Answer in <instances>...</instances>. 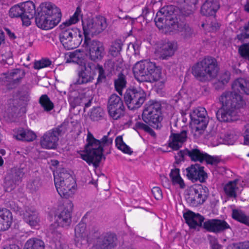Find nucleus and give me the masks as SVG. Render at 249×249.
<instances>
[{
	"instance_id": "f257e3e1",
	"label": "nucleus",
	"mask_w": 249,
	"mask_h": 249,
	"mask_svg": "<svg viewBox=\"0 0 249 249\" xmlns=\"http://www.w3.org/2000/svg\"><path fill=\"white\" fill-rule=\"evenodd\" d=\"M233 91H225L219 98L221 107L216 112V117L220 122H232L239 119L238 110L246 105V101L237 93L249 95V82L244 78H238L232 85Z\"/></svg>"
},
{
	"instance_id": "f03ea898",
	"label": "nucleus",
	"mask_w": 249,
	"mask_h": 249,
	"mask_svg": "<svg viewBox=\"0 0 249 249\" xmlns=\"http://www.w3.org/2000/svg\"><path fill=\"white\" fill-rule=\"evenodd\" d=\"M87 141L88 143L85 150L80 154L81 158L89 165L92 164L97 167L103 156V147L111 145L112 139L107 136H104L101 140H98L94 138L91 133L88 132Z\"/></svg>"
},
{
	"instance_id": "7ed1b4c3",
	"label": "nucleus",
	"mask_w": 249,
	"mask_h": 249,
	"mask_svg": "<svg viewBox=\"0 0 249 249\" xmlns=\"http://www.w3.org/2000/svg\"><path fill=\"white\" fill-rule=\"evenodd\" d=\"M36 16L37 26L48 30L54 28L60 21L61 13L59 8L50 2L42 3L37 9Z\"/></svg>"
},
{
	"instance_id": "20e7f679",
	"label": "nucleus",
	"mask_w": 249,
	"mask_h": 249,
	"mask_svg": "<svg viewBox=\"0 0 249 249\" xmlns=\"http://www.w3.org/2000/svg\"><path fill=\"white\" fill-rule=\"evenodd\" d=\"M133 71L135 79L140 82H164L160 68L148 60L137 62L133 68Z\"/></svg>"
},
{
	"instance_id": "39448f33",
	"label": "nucleus",
	"mask_w": 249,
	"mask_h": 249,
	"mask_svg": "<svg viewBox=\"0 0 249 249\" xmlns=\"http://www.w3.org/2000/svg\"><path fill=\"white\" fill-rule=\"evenodd\" d=\"M219 68L216 60L211 56H207L194 64L191 68V73L198 81L205 82L214 78Z\"/></svg>"
},
{
	"instance_id": "423d86ee",
	"label": "nucleus",
	"mask_w": 249,
	"mask_h": 249,
	"mask_svg": "<svg viewBox=\"0 0 249 249\" xmlns=\"http://www.w3.org/2000/svg\"><path fill=\"white\" fill-rule=\"evenodd\" d=\"M61 30L59 38L63 47L68 50L78 47L81 43L83 37L81 31L76 28H71L61 24L59 26Z\"/></svg>"
},
{
	"instance_id": "0eeeda50",
	"label": "nucleus",
	"mask_w": 249,
	"mask_h": 249,
	"mask_svg": "<svg viewBox=\"0 0 249 249\" xmlns=\"http://www.w3.org/2000/svg\"><path fill=\"white\" fill-rule=\"evenodd\" d=\"M161 107L160 102L155 100L148 101L145 105L142 114L143 121L153 128H160L163 119Z\"/></svg>"
},
{
	"instance_id": "6e6552de",
	"label": "nucleus",
	"mask_w": 249,
	"mask_h": 249,
	"mask_svg": "<svg viewBox=\"0 0 249 249\" xmlns=\"http://www.w3.org/2000/svg\"><path fill=\"white\" fill-rule=\"evenodd\" d=\"M67 129L68 124L64 122L57 127L46 131L40 138L41 146L47 149H55L58 145L59 136L63 135Z\"/></svg>"
},
{
	"instance_id": "1a4fd4ad",
	"label": "nucleus",
	"mask_w": 249,
	"mask_h": 249,
	"mask_svg": "<svg viewBox=\"0 0 249 249\" xmlns=\"http://www.w3.org/2000/svg\"><path fill=\"white\" fill-rule=\"evenodd\" d=\"M71 60L82 67L77 73L78 78L76 83L81 85L92 82L94 79L95 72L89 64L86 65L82 54L80 52H75L70 55Z\"/></svg>"
},
{
	"instance_id": "9d476101",
	"label": "nucleus",
	"mask_w": 249,
	"mask_h": 249,
	"mask_svg": "<svg viewBox=\"0 0 249 249\" xmlns=\"http://www.w3.org/2000/svg\"><path fill=\"white\" fill-rule=\"evenodd\" d=\"M207 111L204 107H198L193 110L190 114L191 120L195 125L193 128L194 135L199 138L203 134L208 123Z\"/></svg>"
},
{
	"instance_id": "9b49d317",
	"label": "nucleus",
	"mask_w": 249,
	"mask_h": 249,
	"mask_svg": "<svg viewBox=\"0 0 249 249\" xmlns=\"http://www.w3.org/2000/svg\"><path fill=\"white\" fill-rule=\"evenodd\" d=\"M209 195L208 188L202 185H195L190 188L185 198L191 206L197 207L202 204Z\"/></svg>"
},
{
	"instance_id": "f8f14e48",
	"label": "nucleus",
	"mask_w": 249,
	"mask_h": 249,
	"mask_svg": "<svg viewBox=\"0 0 249 249\" xmlns=\"http://www.w3.org/2000/svg\"><path fill=\"white\" fill-rule=\"evenodd\" d=\"M85 39H90L89 35H96L101 33L107 27L106 18L99 16L87 22L82 21Z\"/></svg>"
},
{
	"instance_id": "ddd939ff",
	"label": "nucleus",
	"mask_w": 249,
	"mask_h": 249,
	"mask_svg": "<svg viewBox=\"0 0 249 249\" xmlns=\"http://www.w3.org/2000/svg\"><path fill=\"white\" fill-rule=\"evenodd\" d=\"M146 94L142 89H127L124 95V100L128 108L131 110L141 107L145 100Z\"/></svg>"
},
{
	"instance_id": "4468645a",
	"label": "nucleus",
	"mask_w": 249,
	"mask_h": 249,
	"mask_svg": "<svg viewBox=\"0 0 249 249\" xmlns=\"http://www.w3.org/2000/svg\"><path fill=\"white\" fill-rule=\"evenodd\" d=\"M107 110L109 116L114 120H118L124 115L125 107L121 98L117 94H113L109 97Z\"/></svg>"
},
{
	"instance_id": "2eb2a0df",
	"label": "nucleus",
	"mask_w": 249,
	"mask_h": 249,
	"mask_svg": "<svg viewBox=\"0 0 249 249\" xmlns=\"http://www.w3.org/2000/svg\"><path fill=\"white\" fill-rule=\"evenodd\" d=\"M83 45L87 48L89 58L93 61L101 60L105 54L104 45L99 41L86 39H84Z\"/></svg>"
},
{
	"instance_id": "dca6fc26",
	"label": "nucleus",
	"mask_w": 249,
	"mask_h": 249,
	"mask_svg": "<svg viewBox=\"0 0 249 249\" xmlns=\"http://www.w3.org/2000/svg\"><path fill=\"white\" fill-rule=\"evenodd\" d=\"M73 205L69 201L64 208L55 215V221L57 225L64 228L68 229L71 223L72 210Z\"/></svg>"
},
{
	"instance_id": "f3484780",
	"label": "nucleus",
	"mask_w": 249,
	"mask_h": 249,
	"mask_svg": "<svg viewBox=\"0 0 249 249\" xmlns=\"http://www.w3.org/2000/svg\"><path fill=\"white\" fill-rule=\"evenodd\" d=\"M186 175L192 182L199 181L204 182L208 178L207 174L204 170V167L196 163L192 164L186 169Z\"/></svg>"
},
{
	"instance_id": "a211bd4d",
	"label": "nucleus",
	"mask_w": 249,
	"mask_h": 249,
	"mask_svg": "<svg viewBox=\"0 0 249 249\" xmlns=\"http://www.w3.org/2000/svg\"><path fill=\"white\" fill-rule=\"evenodd\" d=\"M203 228L208 231L216 233L231 229L230 226L226 221L218 219H211L205 221L203 223Z\"/></svg>"
},
{
	"instance_id": "6ab92c4d",
	"label": "nucleus",
	"mask_w": 249,
	"mask_h": 249,
	"mask_svg": "<svg viewBox=\"0 0 249 249\" xmlns=\"http://www.w3.org/2000/svg\"><path fill=\"white\" fill-rule=\"evenodd\" d=\"M117 237L115 234L107 232L103 233L98 238L97 249H113L116 246Z\"/></svg>"
},
{
	"instance_id": "aec40b11",
	"label": "nucleus",
	"mask_w": 249,
	"mask_h": 249,
	"mask_svg": "<svg viewBox=\"0 0 249 249\" xmlns=\"http://www.w3.org/2000/svg\"><path fill=\"white\" fill-rule=\"evenodd\" d=\"M66 181L67 180L60 183H56L55 186L59 195L61 197L68 198L74 194L76 188V184L74 179H73V181L69 183Z\"/></svg>"
},
{
	"instance_id": "412c9836",
	"label": "nucleus",
	"mask_w": 249,
	"mask_h": 249,
	"mask_svg": "<svg viewBox=\"0 0 249 249\" xmlns=\"http://www.w3.org/2000/svg\"><path fill=\"white\" fill-rule=\"evenodd\" d=\"M187 156L191 160L194 161H199L202 163L206 161L208 164H213L215 161V159L207 153L201 151L197 148H192L186 151Z\"/></svg>"
},
{
	"instance_id": "4be33fe9",
	"label": "nucleus",
	"mask_w": 249,
	"mask_h": 249,
	"mask_svg": "<svg viewBox=\"0 0 249 249\" xmlns=\"http://www.w3.org/2000/svg\"><path fill=\"white\" fill-rule=\"evenodd\" d=\"M183 217L190 229H196L197 227H201L204 222V217L202 215L190 210L184 213Z\"/></svg>"
},
{
	"instance_id": "5701e85b",
	"label": "nucleus",
	"mask_w": 249,
	"mask_h": 249,
	"mask_svg": "<svg viewBox=\"0 0 249 249\" xmlns=\"http://www.w3.org/2000/svg\"><path fill=\"white\" fill-rule=\"evenodd\" d=\"M23 173L19 170H14L9 173L5 178L4 187L5 191L10 192L13 190L17 184L20 181L23 176Z\"/></svg>"
},
{
	"instance_id": "b1692460",
	"label": "nucleus",
	"mask_w": 249,
	"mask_h": 249,
	"mask_svg": "<svg viewBox=\"0 0 249 249\" xmlns=\"http://www.w3.org/2000/svg\"><path fill=\"white\" fill-rule=\"evenodd\" d=\"M21 7L23 13V24L28 26L31 24L30 19L33 18L36 15L35 5L32 1H27L21 3Z\"/></svg>"
},
{
	"instance_id": "393cba45",
	"label": "nucleus",
	"mask_w": 249,
	"mask_h": 249,
	"mask_svg": "<svg viewBox=\"0 0 249 249\" xmlns=\"http://www.w3.org/2000/svg\"><path fill=\"white\" fill-rule=\"evenodd\" d=\"M187 139V131L182 130L180 133H172L170 136L169 146L174 150L181 147Z\"/></svg>"
},
{
	"instance_id": "a878e982",
	"label": "nucleus",
	"mask_w": 249,
	"mask_h": 249,
	"mask_svg": "<svg viewBox=\"0 0 249 249\" xmlns=\"http://www.w3.org/2000/svg\"><path fill=\"white\" fill-rule=\"evenodd\" d=\"M48 232L54 243L55 249H66V246L62 234L57 230L55 224H52L49 226Z\"/></svg>"
},
{
	"instance_id": "bb28decb",
	"label": "nucleus",
	"mask_w": 249,
	"mask_h": 249,
	"mask_svg": "<svg viewBox=\"0 0 249 249\" xmlns=\"http://www.w3.org/2000/svg\"><path fill=\"white\" fill-rule=\"evenodd\" d=\"M24 221L32 227L38 226L40 222L39 213L34 208H27L23 213Z\"/></svg>"
},
{
	"instance_id": "cd10ccee",
	"label": "nucleus",
	"mask_w": 249,
	"mask_h": 249,
	"mask_svg": "<svg viewBox=\"0 0 249 249\" xmlns=\"http://www.w3.org/2000/svg\"><path fill=\"white\" fill-rule=\"evenodd\" d=\"M175 7L173 5H169L161 8L157 12L155 18V22L156 26L159 29L164 28L165 21L169 13H174Z\"/></svg>"
},
{
	"instance_id": "c85d7f7f",
	"label": "nucleus",
	"mask_w": 249,
	"mask_h": 249,
	"mask_svg": "<svg viewBox=\"0 0 249 249\" xmlns=\"http://www.w3.org/2000/svg\"><path fill=\"white\" fill-rule=\"evenodd\" d=\"M177 49V44L175 42L168 41L164 43L159 51L160 57L162 59H167L173 56Z\"/></svg>"
},
{
	"instance_id": "c756f323",
	"label": "nucleus",
	"mask_w": 249,
	"mask_h": 249,
	"mask_svg": "<svg viewBox=\"0 0 249 249\" xmlns=\"http://www.w3.org/2000/svg\"><path fill=\"white\" fill-rule=\"evenodd\" d=\"M13 136L18 140L26 142H32L36 137L33 131L23 128L14 129Z\"/></svg>"
},
{
	"instance_id": "7c9ffc66",
	"label": "nucleus",
	"mask_w": 249,
	"mask_h": 249,
	"mask_svg": "<svg viewBox=\"0 0 249 249\" xmlns=\"http://www.w3.org/2000/svg\"><path fill=\"white\" fill-rule=\"evenodd\" d=\"M219 8V4L216 0H206L201 8V13L206 16L215 15Z\"/></svg>"
},
{
	"instance_id": "2f4dec72",
	"label": "nucleus",
	"mask_w": 249,
	"mask_h": 249,
	"mask_svg": "<svg viewBox=\"0 0 249 249\" xmlns=\"http://www.w3.org/2000/svg\"><path fill=\"white\" fill-rule=\"evenodd\" d=\"M11 212L5 208L0 209V231L8 230L12 222Z\"/></svg>"
},
{
	"instance_id": "473e14b6",
	"label": "nucleus",
	"mask_w": 249,
	"mask_h": 249,
	"mask_svg": "<svg viewBox=\"0 0 249 249\" xmlns=\"http://www.w3.org/2000/svg\"><path fill=\"white\" fill-rule=\"evenodd\" d=\"M176 9L173 13H169L165 21L164 28L166 31L169 32L178 31L181 24H178L176 14Z\"/></svg>"
},
{
	"instance_id": "72a5a7b5",
	"label": "nucleus",
	"mask_w": 249,
	"mask_h": 249,
	"mask_svg": "<svg viewBox=\"0 0 249 249\" xmlns=\"http://www.w3.org/2000/svg\"><path fill=\"white\" fill-rule=\"evenodd\" d=\"M75 240L82 241L84 240L88 241L90 238V233L86 230V225L84 223H79L75 228Z\"/></svg>"
},
{
	"instance_id": "f704fd0d",
	"label": "nucleus",
	"mask_w": 249,
	"mask_h": 249,
	"mask_svg": "<svg viewBox=\"0 0 249 249\" xmlns=\"http://www.w3.org/2000/svg\"><path fill=\"white\" fill-rule=\"evenodd\" d=\"M54 184L67 180L68 183L73 181V178L65 169H59L53 173Z\"/></svg>"
},
{
	"instance_id": "c9c22d12",
	"label": "nucleus",
	"mask_w": 249,
	"mask_h": 249,
	"mask_svg": "<svg viewBox=\"0 0 249 249\" xmlns=\"http://www.w3.org/2000/svg\"><path fill=\"white\" fill-rule=\"evenodd\" d=\"M123 66V60L121 58H113L106 61L104 68L109 72L116 70L119 71Z\"/></svg>"
},
{
	"instance_id": "e433bc0d",
	"label": "nucleus",
	"mask_w": 249,
	"mask_h": 249,
	"mask_svg": "<svg viewBox=\"0 0 249 249\" xmlns=\"http://www.w3.org/2000/svg\"><path fill=\"white\" fill-rule=\"evenodd\" d=\"M172 183L173 185L178 186L180 189H184L186 187L183 179L181 178L179 174V169L175 168L172 169L169 174Z\"/></svg>"
},
{
	"instance_id": "4c0bfd02",
	"label": "nucleus",
	"mask_w": 249,
	"mask_h": 249,
	"mask_svg": "<svg viewBox=\"0 0 249 249\" xmlns=\"http://www.w3.org/2000/svg\"><path fill=\"white\" fill-rule=\"evenodd\" d=\"M238 190L237 180L229 181L224 187V192L229 197L236 198Z\"/></svg>"
},
{
	"instance_id": "58836bf2",
	"label": "nucleus",
	"mask_w": 249,
	"mask_h": 249,
	"mask_svg": "<svg viewBox=\"0 0 249 249\" xmlns=\"http://www.w3.org/2000/svg\"><path fill=\"white\" fill-rule=\"evenodd\" d=\"M231 217L233 219L249 227V216L247 215L242 211L233 209Z\"/></svg>"
},
{
	"instance_id": "ea45409f",
	"label": "nucleus",
	"mask_w": 249,
	"mask_h": 249,
	"mask_svg": "<svg viewBox=\"0 0 249 249\" xmlns=\"http://www.w3.org/2000/svg\"><path fill=\"white\" fill-rule=\"evenodd\" d=\"M44 242L36 238H32L28 239L25 243L23 249H44Z\"/></svg>"
},
{
	"instance_id": "a19ab883",
	"label": "nucleus",
	"mask_w": 249,
	"mask_h": 249,
	"mask_svg": "<svg viewBox=\"0 0 249 249\" xmlns=\"http://www.w3.org/2000/svg\"><path fill=\"white\" fill-rule=\"evenodd\" d=\"M126 80L125 76L122 73L118 74V77L114 80V86L116 90L121 95H122V91L126 87Z\"/></svg>"
},
{
	"instance_id": "79ce46f5",
	"label": "nucleus",
	"mask_w": 249,
	"mask_h": 249,
	"mask_svg": "<svg viewBox=\"0 0 249 249\" xmlns=\"http://www.w3.org/2000/svg\"><path fill=\"white\" fill-rule=\"evenodd\" d=\"M39 103L46 112H49L54 108L53 103L46 94L42 95L40 97Z\"/></svg>"
},
{
	"instance_id": "37998d69",
	"label": "nucleus",
	"mask_w": 249,
	"mask_h": 249,
	"mask_svg": "<svg viewBox=\"0 0 249 249\" xmlns=\"http://www.w3.org/2000/svg\"><path fill=\"white\" fill-rule=\"evenodd\" d=\"M201 26L205 30L213 32H216L220 28L219 24L214 20V18H213L212 20H211L210 18H207L206 20V23H202Z\"/></svg>"
},
{
	"instance_id": "c03bdc74",
	"label": "nucleus",
	"mask_w": 249,
	"mask_h": 249,
	"mask_svg": "<svg viewBox=\"0 0 249 249\" xmlns=\"http://www.w3.org/2000/svg\"><path fill=\"white\" fill-rule=\"evenodd\" d=\"M207 139L213 146H217L224 142V140L220 136L219 134L214 131H212L208 134Z\"/></svg>"
},
{
	"instance_id": "a18cd8bd",
	"label": "nucleus",
	"mask_w": 249,
	"mask_h": 249,
	"mask_svg": "<svg viewBox=\"0 0 249 249\" xmlns=\"http://www.w3.org/2000/svg\"><path fill=\"white\" fill-rule=\"evenodd\" d=\"M25 73L22 70L16 69L12 70L8 75V79L14 84L18 83L24 76Z\"/></svg>"
},
{
	"instance_id": "49530a36",
	"label": "nucleus",
	"mask_w": 249,
	"mask_h": 249,
	"mask_svg": "<svg viewBox=\"0 0 249 249\" xmlns=\"http://www.w3.org/2000/svg\"><path fill=\"white\" fill-rule=\"evenodd\" d=\"M82 11L80 7L78 6L73 14L68 20H66L62 24H65L66 26L70 27L72 24H75L78 22L82 18Z\"/></svg>"
},
{
	"instance_id": "de8ad7c7",
	"label": "nucleus",
	"mask_w": 249,
	"mask_h": 249,
	"mask_svg": "<svg viewBox=\"0 0 249 249\" xmlns=\"http://www.w3.org/2000/svg\"><path fill=\"white\" fill-rule=\"evenodd\" d=\"M9 13L10 17L11 18L20 17L22 20L23 13L21 7V3L11 7L9 10Z\"/></svg>"
},
{
	"instance_id": "09e8293b",
	"label": "nucleus",
	"mask_w": 249,
	"mask_h": 249,
	"mask_svg": "<svg viewBox=\"0 0 249 249\" xmlns=\"http://www.w3.org/2000/svg\"><path fill=\"white\" fill-rule=\"evenodd\" d=\"M123 44L121 40H116L112 43L109 53L112 56H116L122 50Z\"/></svg>"
},
{
	"instance_id": "8fccbe9b",
	"label": "nucleus",
	"mask_w": 249,
	"mask_h": 249,
	"mask_svg": "<svg viewBox=\"0 0 249 249\" xmlns=\"http://www.w3.org/2000/svg\"><path fill=\"white\" fill-rule=\"evenodd\" d=\"M133 128L136 131L143 130L146 132H148L151 135H154L155 134L152 129L147 125L142 122H137L134 126Z\"/></svg>"
},
{
	"instance_id": "3c124183",
	"label": "nucleus",
	"mask_w": 249,
	"mask_h": 249,
	"mask_svg": "<svg viewBox=\"0 0 249 249\" xmlns=\"http://www.w3.org/2000/svg\"><path fill=\"white\" fill-rule=\"evenodd\" d=\"M238 52L242 57L249 60V42L240 46Z\"/></svg>"
},
{
	"instance_id": "603ef678",
	"label": "nucleus",
	"mask_w": 249,
	"mask_h": 249,
	"mask_svg": "<svg viewBox=\"0 0 249 249\" xmlns=\"http://www.w3.org/2000/svg\"><path fill=\"white\" fill-rule=\"evenodd\" d=\"M51 61L48 59H42L40 61L35 63L34 68L35 69L39 70L45 67H47L51 65Z\"/></svg>"
},
{
	"instance_id": "864d4df0",
	"label": "nucleus",
	"mask_w": 249,
	"mask_h": 249,
	"mask_svg": "<svg viewBox=\"0 0 249 249\" xmlns=\"http://www.w3.org/2000/svg\"><path fill=\"white\" fill-rule=\"evenodd\" d=\"M177 32H181V35L185 37H188L192 34L193 30L188 25H182L181 24Z\"/></svg>"
},
{
	"instance_id": "5fc2aeb1",
	"label": "nucleus",
	"mask_w": 249,
	"mask_h": 249,
	"mask_svg": "<svg viewBox=\"0 0 249 249\" xmlns=\"http://www.w3.org/2000/svg\"><path fill=\"white\" fill-rule=\"evenodd\" d=\"M237 136L233 133L228 132L226 133L224 136V138L223 139L224 140L223 143H225L230 145L233 144L237 140Z\"/></svg>"
},
{
	"instance_id": "6e6d98bb",
	"label": "nucleus",
	"mask_w": 249,
	"mask_h": 249,
	"mask_svg": "<svg viewBox=\"0 0 249 249\" xmlns=\"http://www.w3.org/2000/svg\"><path fill=\"white\" fill-rule=\"evenodd\" d=\"M17 97L20 101L27 102L30 100L29 92L27 89L21 90L17 94Z\"/></svg>"
},
{
	"instance_id": "4d7b16f0",
	"label": "nucleus",
	"mask_w": 249,
	"mask_h": 249,
	"mask_svg": "<svg viewBox=\"0 0 249 249\" xmlns=\"http://www.w3.org/2000/svg\"><path fill=\"white\" fill-rule=\"evenodd\" d=\"M227 249H249V242L233 244L229 245Z\"/></svg>"
},
{
	"instance_id": "13d9d810",
	"label": "nucleus",
	"mask_w": 249,
	"mask_h": 249,
	"mask_svg": "<svg viewBox=\"0 0 249 249\" xmlns=\"http://www.w3.org/2000/svg\"><path fill=\"white\" fill-rule=\"evenodd\" d=\"M41 183L38 178H36L28 184V187L33 191H36L40 187Z\"/></svg>"
},
{
	"instance_id": "bf43d9fd",
	"label": "nucleus",
	"mask_w": 249,
	"mask_h": 249,
	"mask_svg": "<svg viewBox=\"0 0 249 249\" xmlns=\"http://www.w3.org/2000/svg\"><path fill=\"white\" fill-rule=\"evenodd\" d=\"M151 192L156 199L160 200L162 199V191L159 187H154L151 190Z\"/></svg>"
},
{
	"instance_id": "052dcab7",
	"label": "nucleus",
	"mask_w": 249,
	"mask_h": 249,
	"mask_svg": "<svg viewBox=\"0 0 249 249\" xmlns=\"http://www.w3.org/2000/svg\"><path fill=\"white\" fill-rule=\"evenodd\" d=\"M230 78V73L229 71H226L222 73L219 77V81L222 84L224 85L227 84Z\"/></svg>"
},
{
	"instance_id": "680f3d73",
	"label": "nucleus",
	"mask_w": 249,
	"mask_h": 249,
	"mask_svg": "<svg viewBox=\"0 0 249 249\" xmlns=\"http://www.w3.org/2000/svg\"><path fill=\"white\" fill-rule=\"evenodd\" d=\"M243 136L244 137V143L249 145V124H247L244 128Z\"/></svg>"
},
{
	"instance_id": "e2e57ef3",
	"label": "nucleus",
	"mask_w": 249,
	"mask_h": 249,
	"mask_svg": "<svg viewBox=\"0 0 249 249\" xmlns=\"http://www.w3.org/2000/svg\"><path fill=\"white\" fill-rule=\"evenodd\" d=\"M97 67L99 72V75L97 78V83H100L102 82L103 80H105L106 77L105 75L104 69H103V67L101 65H98Z\"/></svg>"
},
{
	"instance_id": "0e129e2a",
	"label": "nucleus",
	"mask_w": 249,
	"mask_h": 249,
	"mask_svg": "<svg viewBox=\"0 0 249 249\" xmlns=\"http://www.w3.org/2000/svg\"><path fill=\"white\" fill-rule=\"evenodd\" d=\"M186 151H188V149H185L183 150L178 151L175 156L176 160H178L179 161L184 160V157L185 156H187Z\"/></svg>"
},
{
	"instance_id": "69168bd1",
	"label": "nucleus",
	"mask_w": 249,
	"mask_h": 249,
	"mask_svg": "<svg viewBox=\"0 0 249 249\" xmlns=\"http://www.w3.org/2000/svg\"><path fill=\"white\" fill-rule=\"evenodd\" d=\"M119 149L122 151L124 153L129 155L131 154L133 152L132 151H131V148L125 143L122 145L120 146V147H119Z\"/></svg>"
},
{
	"instance_id": "338daca9",
	"label": "nucleus",
	"mask_w": 249,
	"mask_h": 249,
	"mask_svg": "<svg viewBox=\"0 0 249 249\" xmlns=\"http://www.w3.org/2000/svg\"><path fill=\"white\" fill-rule=\"evenodd\" d=\"M115 143L116 146L118 149H119L120 146L122 145L124 143V142H123L122 136H119L116 137L115 139Z\"/></svg>"
},
{
	"instance_id": "774afa93",
	"label": "nucleus",
	"mask_w": 249,
	"mask_h": 249,
	"mask_svg": "<svg viewBox=\"0 0 249 249\" xmlns=\"http://www.w3.org/2000/svg\"><path fill=\"white\" fill-rule=\"evenodd\" d=\"M149 12L148 8L147 7H144L142 9V16L144 18H145L146 19L147 16L149 14Z\"/></svg>"
}]
</instances>
